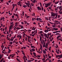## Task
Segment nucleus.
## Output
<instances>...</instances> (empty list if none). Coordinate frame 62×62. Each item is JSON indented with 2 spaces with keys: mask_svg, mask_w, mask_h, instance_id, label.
Masks as SVG:
<instances>
[{
  "mask_svg": "<svg viewBox=\"0 0 62 62\" xmlns=\"http://www.w3.org/2000/svg\"><path fill=\"white\" fill-rule=\"evenodd\" d=\"M50 4H51L50 3L45 4V5H46L45 6V7H46V8H47V7H49V6L50 5Z\"/></svg>",
  "mask_w": 62,
  "mask_h": 62,
  "instance_id": "obj_1",
  "label": "nucleus"
},
{
  "mask_svg": "<svg viewBox=\"0 0 62 62\" xmlns=\"http://www.w3.org/2000/svg\"><path fill=\"white\" fill-rule=\"evenodd\" d=\"M52 15L51 16L54 17V16H55V14L53 13L52 14H51Z\"/></svg>",
  "mask_w": 62,
  "mask_h": 62,
  "instance_id": "obj_2",
  "label": "nucleus"
},
{
  "mask_svg": "<svg viewBox=\"0 0 62 62\" xmlns=\"http://www.w3.org/2000/svg\"><path fill=\"white\" fill-rule=\"evenodd\" d=\"M37 9L38 10H41V8L39 7H37Z\"/></svg>",
  "mask_w": 62,
  "mask_h": 62,
  "instance_id": "obj_3",
  "label": "nucleus"
},
{
  "mask_svg": "<svg viewBox=\"0 0 62 62\" xmlns=\"http://www.w3.org/2000/svg\"><path fill=\"white\" fill-rule=\"evenodd\" d=\"M33 54L36 57H38L37 56H36V53H35V52H34Z\"/></svg>",
  "mask_w": 62,
  "mask_h": 62,
  "instance_id": "obj_4",
  "label": "nucleus"
},
{
  "mask_svg": "<svg viewBox=\"0 0 62 62\" xmlns=\"http://www.w3.org/2000/svg\"><path fill=\"white\" fill-rule=\"evenodd\" d=\"M8 54H9V53H10V51H11V50L10 49H8Z\"/></svg>",
  "mask_w": 62,
  "mask_h": 62,
  "instance_id": "obj_5",
  "label": "nucleus"
},
{
  "mask_svg": "<svg viewBox=\"0 0 62 62\" xmlns=\"http://www.w3.org/2000/svg\"><path fill=\"white\" fill-rule=\"evenodd\" d=\"M1 48H2V51H3V49H4V47H5V46H1Z\"/></svg>",
  "mask_w": 62,
  "mask_h": 62,
  "instance_id": "obj_6",
  "label": "nucleus"
},
{
  "mask_svg": "<svg viewBox=\"0 0 62 62\" xmlns=\"http://www.w3.org/2000/svg\"><path fill=\"white\" fill-rule=\"evenodd\" d=\"M40 48H39L40 50H41V48H42V46L41 45V44H40Z\"/></svg>",
  "mask_w": 62,
  "mask_h": 62,
  "instance_id": "obj_7",
  "label": "nucleus"
},
{
  "mask_svg": "<svg viewBox=\"0 0 62 62\" xmlns=\"http://www.w3.org/2000/svg\"><path fill=\"white\" fill-rule=\"evenodd\" d=\"M3 60H4V58H3L0 61V62H2V61H3Z\"/></svg>",
  "mask_w": 62,
  "mask_h": 62,
  "instance_id": "obj_8",
  "label": "nucleus"
},
{
  "mask_svg": "<svg viewBox=\"0 0 62 62\" xmlns=\"http://www.w3.org/2000/svg\"><path fill=\"white\" fill-rule=\"evenodd\" d=\"M54 30H58V29H57V28H53Z\"/></svg>",
  "mask_w": 62,
  "mask_h": 62,
  "instance_id": "obj_9",
  "label": "nucleus"
},
{
  "mask_svg": "<svg viewBox=\"0 0 62 62\" xmlns=\"http://www.w3.org/2000/svg\"><path fill=\"white\" fill-rule=\"evenodd\" d=\"M43 53H44V54H45V53H46V51H45V50H43Z\"/></svg>",
  "mask_w": 62,
  "mask_h": 62,
  "instance_id": "obj_10",
  "label": "nucleus"
},
{
  "mask_svg": "<svg viewBox=\"0 0 62 62\" xmlns=\"http://www.w3.org/2000/svg\"><path fill=\"white\" fill-rule=\"evenodd\" d=\"M59 3V1H57V2H55V4H56H56H58V3Z\"/></svg>",
  "mask_w": 62,
  "mask_h": 62,
  "instance_id": "obj_11",
  "label": "nucleus"
},
{
  "mask_svg": "<svg viewBox=\"0 0 62 62\" xmlns=\"http://www.w3.org/2000/svg\"><path fill=\"white\" fill-rule=\"evenodd\" d=\"M44 36H45L46 37L47 36V34H46L45 33L44 34Z\"/></svg>",
  "mask_w": 62,
  "mask_h": 62,
  "instance_id": "obj_12",
  "label": "nucleus"
},
{
  "mask_svg": "<svg viewBox=\"0 0 62 62\" xmlns=\"http://www.w3.org/2000/svg\"><path fill=\"white\" fill-rule=\"evenodd\" d=\"M11 27H12V25H11L10 26L9 28V29H10V30L11 29H12V28H11Z\"/></svg>",
  "mask_w": 62,
  "mask_h": 62,
  "instance_id": "obj_13",
  "label": "nucleus"
},
{
  "mask_svg": "<svg viewBox=\"0 0 62 62\" xmlns=\"http://www.w3.org/2000/svg\"><path fill=\"white\" fill-rule=\"evenodd\" d=\"M16 59L18 61H19V62H20V60H19L18 58H16Z\"/></svg>",
  "mask_w": 62,
  "mask_h": 62,
  "instance_id": "obj_14",
  "label": "nucleus"
},
{
  "mask_svg": "<svg viewBox=\"0 0 62 62\" xmlns=\"http://www.w3.org/2000/svg\"><path fill=\"white\" fill-rule=\"evenodd\" d=\"M31 50H32V51H35V49L34 48H32L31 49Z\"/></svg>",
  "mask_w": 62,
  "mask_h": 62,
  "instance_id": "obj_15",
  "label": "nucleus"
},
{
  "mask_svg": "<svg viewBox=\"0 0 62 62\" xmlns=\"http://www.w3.org/2000/svg\"><path fill=\"white\" fill-rule=\"evenodd\" d=\"M12 6H13V8H14V7H15V4H12Z\"/></svg>",
  "mask_w": 62,
  "mask_h": 62,
  "instance_id": "obj_16",
  "label": "nucleus"
},
{
  "mask_svg": "<svg viewBox=\"0 0 62 62\" xmlns=\"http://www.w3.org/2000/svg\"><path fill=\"white\" fill-rule=\"evenodd\" d=\"M2 55L1 54L0 55V60L2 58Z\"/></svg>",
  "mask_w": 62,
  "mask_h": 62,
  "instance_id": "obj_17",
  "label": "nucleus"
},
{
  "mask_svg": "<svg viewBox=\"0 0 62 62\" xmlns=\"http://www.w3.org/2000/svg\"><path fill=\"white\" fill-rule=\"evenodd\" d=\"M31 48H35V47L33 46H31Z\"/></svg>",
  "mask_w": 62,
  "mask_h": 62,
  "instance_id": "obj_18",
  "label": "nucleus"
},
{
  "mask_svg": "<svg viewBox=\"0 0 62 62\" xmlns=\"http://www.w3.org/2000/svg\"><path fill=\"white\" fill-rule=\"evenodd\" d=\"M41 38H42L41 37H40V41H41Z\"/></svg>",
  "mask_w": 62,
  "mask_h": 62,
  "instance_id": "obj_19",
  "label": "nucleus"
},
{
  "mask_svg": "<svg viewBox=\"0 0 62 62\" xmlns=\"http://www.w3.org/2000/svg\"><path fill=\"white\" fill-rule=\"evenodd\" d=\"M51 18V17H50L49 18L48 20L49 21H51V19H50Z\"/></svg>",
  "mask_w": 62,
  "mask_h": 62,
  "instance_id": "obj_20",
  "label": "nucleus"
},
{
  "mask_svg": "<svg viewBox=\"0 0 62 62\" xmlns=\"http://www.w3.org/2000/svg\"><path fill=\"white\" fill-rule=\"evenodd\" d=\"M46 58L44 57L43 59H42V60H45V59Z\"/></svg>",
  "mask_w": 62,
  "mask_h": 62,
  "instance_id": "obj_21",
  "label": "nucleus"
},
{
  "mask_svg": "<svg viewBox=\"0 0 62 62\" xmlns=\"http://www.w3.org/2000/svg\"><path fill=\"white\" fill-rule=\"evenodd\" d=\"M8 59H10V57L9 56L8 57Z\"/></svg>",
  "mask_w": 62,
  "mask_h": 62,
  "instance_id": "obj_22",
  "label": "nucleus"
},
{
  "mask_svg": "<svg viewBox=\"0 0 62 62\" xmlns=\"http://www.w3.org/2000/svg\"><path fill=\"white\" fill-rule=\"evenodd\" d=\"M11 42V41H10V42L9 43V44H12V42Z\"/></svg>",
  "mask_w": 62,
  "mask_h": 62,
  "instance_id": "obj_23",
  "label": "nucleus"
},
{
  "mask_svg": "<svg viewBox=\"0 0 62 62\" xmlns=\"http://www.w3.org/2000/svg\"><path fill=\"white\" fill-rule=\"evenodd\" d=\"M49 22V23H51V24H54V23H52L51 22H50V21H48Z\"/></svg>",
  "mask_w": 62,
  "mask_h": 62,
  "instance_id": "obj_24",
  "label": "nucleus"
},
{
  "mask_svg": "<svg viewBox=\"0 0 62 62\" xmlns=\"http://www.w3.org/2000/svg\"><path fill=\"white\" fill-rule=\"evenodd\" d=\"M17 4L18 5H20V7H21V6H22V5L21 4Z\"/></svg>",
  "mask_w": 62,
  "mask_h": 62,
  "instance_id": "obj_25",
  "label": "nucleus"
},
{
  "mask_svg": "<svg viewBox=\"0 0 62 62\" xmlns=\"http://www.w3.org/2000/svg\"><path fill=\"white\" fill-rule=\"evenodd\" d=\"M27 37H28V38H29L30 39L31 38V37L30 36H28Z\"/></svg>",
  "mask_w": 62,
  "mask_h": 62,
  "instance_id": "obj_26",
  "label": "nucleus"
},
{
  "mask_svg": "<svg viewBox=\"0 0 62 62\" xmlns=\"http://www.w3.org/2000/svg\"><path fill=\"white\" fill-rule=\"evenodd\" d=\"M21 36V35H18L17 36V37H18V38H19V37H20V36Z\"/></svg>",
  "mask_w": 62,
  "mask_h": 62,
  "instance_id": "obj_27",
  "label": "nucleus"
},
{
  "mask_svg": "<svg viewBox=\"0 0 62 62\" xmlns=\"http://www.w3.org/2000/svg\"><path fill=\"white\" fill-rule=\"evenodd\" d=\"M57 32H60V31H56V33H57Z\"/></svg>",
  "mask_w": 62,
  "mask_h": 62,
  "instance_id": "obj_28",
  "label": "nucleus"
},
{
  "mask_svg": "<svg viewBox=\"0 0 62 62\" xmlns=\"http://www.w3.org/2000/svg\"><path fill=\"white\" fill-rule=\"evenodd\" d=\"M57 37H58V38H60V37H61V35H60V36H57Z\"/></svg>",
  "mask_w": 62,
  "mask_h": 62,
  "instance_id": "obj_29",
  "label": "nucleus"
},
{
  "mask_svg": "<svg viewBox=\"0 0 62 62\" xmlns=\"http://www.w3.org/2000/svg\"><path fill=\"white\" fill-rule=\"evenodd\" d=\"M50 43V42L49 41L47 43V45H48V44H49Z\"/></svg>",
  "mask_w": 62,
  "mask_h": 62,
  "instance_id": "obj_30",
  "label": "nucleus"
},
{
  "mask_svg": "<svg viewBox=\"0 0 62 62\" xmlns=\"http://www.w3.org/2000/svg\"><path fill=\"white\" fill-rule=\"evenodd\" d=\"M43 45H44V46H45V43H44V42H43Z\"/></svg>",
  "mask_w": 62,
  "mask_h": 62,
  "instance_id": "obj_31",
  "label": "nucleus"
},
{
  "mask_svg": "<svg viewBox=\"0 0 62 62\" xmlns=\"http://www.w3.org/2000/svg\"><path fill=\"white\" fill-rule=\"evenodd\" d=\"M48 8H49V9H51V10H52V8H50V7H49Z\"/></svg>",
  "mask_w": 62,
  "mask_h": 62,
  "instance_id": "obj_32",
  "label": "nucleus"
},
{
  "mask_svg": "<svg viewBox=\"0 0 62 62\" xmlns=\"http://www.w3.org/2000/svg\"><path fill=\"white\" fill-rule=\"evenodd\" d=\"M45 42L47 41V40H46V37H45Z\"/></svg>",
  "mask_w": 62,
  "mask_h": 62,
  "instance_id": "obj_33",
  "label": "nucleus"
},
{
  "mask_svg": "<svg viewBox=\"0 0 62 62\" xmlns=\"http://www.w3.org/2000/svg\"><path fill=\"white\" fill-rule=\"evenodd\" d=\"M55 55L57 57H59V55Z\"/></svg>",
  "mask_w": 62,
  "mask_h": 62,
  "instance_id": "obj_34",
  "label": "nucleus"
},
{
  "mask_svg": "<svg viewBox=\"0 0 62 62\" xmlns=\"http://www.w3.org/2000/svg\"><path fill=\"white\" fill-rule=\"evenodd\" d=\"M44 32H45V33H47V30H45Z\"/></svg>",
  "mask_w": 62,
  "mask_h": 62,
  "instance_id": "obj_35",
  "label": "nucleus"
},
{
  "mask_svg": "<svg viewBox=\"0 0 62 62\" xmlns=\"http://www.w3.org/2000/svg\"><path fill=\"white\" fill-rule=\"evenodd\" d=\"M31 5H31L32 7V6H34V4H33V3H31Z\"/></svg>",
  "mask_w": 62,
  "mask_h": 62,
  "instance_id": "obj_36",
  "label": "nucleus"
},
{
  "mask_svg": "<svg viewBox=\"0 0 62 62\" xmlns=\"http://www.w3.org/2000/svg\"><path fill=\"white\" fill-rule=\"evenodd\" d=\"M61 57H62V56H61V55H59V57H60V58H61Z\"/></svg>",
  "mask_w": 62,
  "mask_h": 62,
  "instance_id": "obj_37",
  "label": "nucleus"
},
{
  "mask_svg": "<svg viewBox=\"0 0 62 62\" xmlns=\"http://www.w3.org/2000/svg\"><path fill=\"white\" fill-rule=\"evenodd\" d=\"M40 35H41V36L42 37V36H43V34H40Z\"/></svg>",
  "mask_w": 62,
  "mask_h": 62,
  "instance_id": "obj_38",
  "label": "nucleus"
},
{
  "mask_svg": "<svg viewBox=\"0 0 62 62\" xmlns=\"http://www.w3.org/2000/svg\"><path fill=\"white\" fill-rule=\"evenodd\" d=\"M39 20H42V19L41 18H39Z\"/></svg>",
  "mask_w": 62,
  "mask_h": 62,
  "instance_id": "obj_39",
  "label": "nucleus"
},
{
  "mask_svg": "<svg viewBox=\"0 0 62 62\" xmlns=\"http://www.w3.org/2000/svg\"><path fill=\"white\" fill-rule=\"evenodd\" d=\"M23 48H24V49H26V47H25V46H23Z\"/></svg>",
  "mask_w": 62,
  "mask_h": 62,
  "instance_id": "obj_40",
  "label": "nucleus"
},
{
  "mask_svg": "<svg viewBox=\"0 0 62 62\" xmlns=\"http://www.w3.org/2000/svg\"><path fill=\"white\" fill-rule=\"evenodd\" d=\"M47 25L48 26H50V24L49 23H48L47 24Z\"/></svg>",
  "mask_w": 62,
  "mask_h": 62,
  "instance_id": "obj_41",
  "label": "nucleus"
},
{
  "mask_svg": "<svg viewBox=\"0 0 62 62\" xmlns=\"http://www.w3.org/2000/svg\"><path fill=\"white\" fill-rule=\"evenodd\" d=\"M39 22H41V23H42L43 22L41 20H39Z\"/></svg>",
  "mask_w": 62,
  "mask_h": 62,
  "instance_id": "obj_42",
  "label": "nucleus"
},
{
  "mask_svg": "<svg viewBox=\"0 0 62 62\" xmlns=\"http://www.w3.org/2000/svg\"><path fill=\"white\" fill-rule=\"evenodd\" d=\"M25 40L26 41L27 40V37H26V39H25Z\"/></svg>",
  "mask_w": 62,
  "mask_h": 62,
  "instance_id": "obj_43",
  "label": "nucleus"
},
{
  "mask_svg": "<svg viewBox=\"0 0 62 62\" xmlns=\"http://www.w3.org/2000/svg\"><path fill=\"white\" fill-rule=\"evenodd\" d=\"M12 18H13L14 17V15H13L12 16Z\"/></svg>",
  "mask_w": 62,
  "mask_h": 62,
  "instance_id": "obj_44",
  "label": "nucleus"
},
{
  "mask_svg": "<svg viewBox=\"0 0 62 62\" xmlns=\"http://www.w3.org/2000/svg\"><path fill=\"white\" fill-rule=\"evenodd\" d=\"M50 28H51L48 27L47 28V30H49V29H50Z\"/></svg>",
  "mask_w": 62,
  "mask_h": 62,
  "instance_id": "obj_45",
  "label": "nucleus"
},
{
  "mask_svg": "<svg viewBox=\"0 0 62 62\" xmlns=\"http://www.w3.org/2000/svg\"><path fill=\"white\" fill-rule=\"evenodd\" d=\"M14 8H13H13L11 12H12V11H13V9H14Z\"/></svg>",
  "mask_w": 62,
  "mask_h": 62,
  "instance_id": "obj_46",
  "label": "nucleus"
},
{
  "mask_svg": "<svg viewBox=\"0 0 62 62\" xmlns=\"http://www.w3.org/2000/svg\"><path fill=\"white\" fill-rule=\"evenodd\" d=\"M54 22H58V21H54Z\"/></svg>",
  "mask_w": 62,
  "mask_h": 62,
  "instance_id": "obj_47",
  "label": "nucleus"
},
{
  "mask_svg": "<svg viewBox=\"0 0 62 62\" xmlns=\"http://www.w3.org/2000/svg\"><path fill=\"white\" fill-rule=\"evenodd\" d=\"M42 31H41L40 32V33L41 34V33H42Z\"/></svg>",
  "mask_w": 62,
  "mask_h": 62,
  "instance_id": "obj_48",
  "label": "nucleus"
},
{
  "mask_svg": "<svg viewBox=\"0 0 62 62\" xmlns=\"http://www.w3.org/2000/svg\"><path fill=\"white\" fill-rule=\"evenodd\" d=\"M20 37V39H22V36L21 35L19 37Z\"/></svg>",
  "mask_w": 62,
  "mask_h": 62,
  "instance_id": "obj_49",
  "label": "nucleus"
},
{
  "mask_svg": "<svg viewBox=\"0 0 62 62\" xmlns=\"http://www.w3.org/2000/svg\"><path fill=\"white\" fill-rule=\"evenodd\" d=\"M34 40H35V41H37V40H36V39H35V38L34 39Z\"/></svg>",
  "mask_w": 62,
  "mask_h": 62,
  "instance_id": "obj_50",
  "label": "nucleus"
},
{
  "mask_svg": "<svg viewBox=\"0 0 62 62\" xmlns=\"http://www.w3.org/2000/svg\"><path fill=\"white\" fill-rule=\"evenodd\" d=\"M28 31L30 32V31H31L30 30H28Z\"/></svg>",
  "mask_w": 62,
  "mask_h": 62,
  "instance_id": "obj_51",
  "label": "nucleus"
},
{
  "mask_svg": "<svg viewBox=\"0 0 62 62\" xmlns=\"http://www.w3.org/2000/svg\"><path fill=\"white\" fill-rule=\"evenodd\" d=\"M37 56H38V57H40V56H39V55H38Z\"/></svg>",
  "mask_w": 62,
  "mask_h": 62,
  "instance_id": "obj_52",
  "label": "nucleus"
},
{
  "mask_svg": "<svg viewBox=\"0 0 62 62\" xmlns=\"http://www.w3.org/2000/svg\"><path fill=\"white\" fill-rule=\"evenodd\" d=\"M28 62H31V61H30L29 60H28Z\"/></svg>",
  "mask_w": 62,
  "mask_h": 62,
  "instance_id": "obj_53",
  "label": "nucleus"
},
{
  "mask_svg": "<svg viewBox=\"0 0 62 62\" xmlns=\"http://www.w3.org/2000/svg\"><path fill=\"white\" fill-rule=\"evenodd\" d=\"M10 2H11V0H9L8 2V3H10Z\"/></svg>",
  "mask_w": 62,
  "mask_h": 62,
  "instance_id": "obj_54",
  "label": "nucleus"
},
{
  "mask_svg": "<svg viewBox=\"0 0 62 62\" xmlns=\"http://www.w3.org/2000/svg\"><path fill=\"white\" fill-rule=\"evenodd\" d=\"M4 37V35H2L1 36V37Z\"/></svg>",
  "mask_w": 62,
  "mask_h": 62,
  "instance_id": "obj_55",
  "label": "nucleus"
},
{
  "mask_svg": "<svg viewBox=\"0 0 62 62\" xmlns=\"http://www.w3.org/2000/svg\"><path fill=\"white\" fill-rule=\"evenodd\" d=\"M20 27H23V26H21V25H20Z\"/></svg>",
  "mask_w": 62,
  "mask_h": 62,
  "instance_id": "obj_56",
  "label": "nucleus"
},
{
  "mask_svg": "<svg viewBox=\"0 0 62 62\" xmlns=\"http://www.w3.org/2000/svg\"><path fill=\"white\" fill-rule=\"evenodd\" d=\"M51 56H49V57H48V58H51Z\"/></svg>",
  "mask_w": 62,
  "mask_h": 62,
  "instance_id": "obj_57",
  "label": "nucleus"
},
{
  "mask_svg": "<svg viewBox=\"0 0 62 62\" xmlns=\"http://www.w3.org/2000/svg\"><path fill=\"white\" fill-rule=\"evenodd\" d=\"M53 36H54V35H52L51 36H50V37H53Z\"/></svg>",
  "mask_w": 62,
  "mask_h": 62,
  "instance_id": "obj_58",
  "label": "nucleus"
},
{
  "mask_svg": "<svg viewBox=\"0 0 62 62\" xmlns=\"http://www.w3.org/2000/svg\"><path fill=\"white\" fill-rule=\"evenodd\" d=\"M13 22H12V23H10V24H13Z\"/></svg>",
  "mask_w": 62,
  "mask_h": 62,
  "instance_id": "obj_59",
  "label": "nucleus"
},
{
  "mask_svg": "<svg viewBox=\"0 0 62 62\" xmlns=\"http://www.w3.org/2000/svg\"><path fill=\"white\" fill-rule=\"evenodd\" d=\"M11 41H12L13 40L12 39H11Z\"/></svg>",
  "mask_w": 62,
  "mask_h": 62,
  "instance_id": "obj_60",
  "label": "nucleus"
},
{
  "mask_svg": "<svg viewBox=\"0 0 62 62\" xmlns=\"http://www.w3.org/2000/svg\"><path fill=\"white\" fill-rule=\"evenodd\" d=\"M21 23L22 24H23V22H21Z\"/></svg>",
  "mask_w": 62,
  "mask_h": 62,
  "instance_id": "obj_61",
  "label": "nucleus"
},
{
  "mask_svg": "<svg viewBox=\"0 0 62 62\" xmlns=\"http://www.w3.org/2000/svg\"><path fill=\"white\" fill-rule=\"evenodd\" d=\"M34 31H33L32 33H31V34H33V33H34Z\"/></svg>",
  "mask_w": 62,
  "mask_h": 62,
  "instance_id": "obj_62",
  "label": "nucleus"
},
{
  "mask_svg": "<svg viewBox=\"0 0 62 62\" xmlns=\"http://www.w3.org/2000/svg\"><path fill=\"white\" fill-rule=\"evenodd\" d=\"M42 10H43V7H42Z\"/></svg>",
  "mask_w": 62,
  "mask_h": 62,
  "instance_id": "obj_63",
  "label": "nucleus"
},
{
  "mask_svg": "<svg viewBox=\"0 0 62 62\" xmlns=\"http://www.w3.org/2000/svg\"><path fill=\"white\" fill-rule=\"evenodd\" d=\"M49 62H51V59H50L49 60Z\"/></svg>",
  "mask_w": 62,
  "mask_h": 62,
  "instance_id": "obj_64",
  "label": "nucleus"
}]
</instances>
